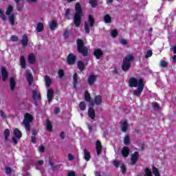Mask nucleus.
I'll list each match as a JSON object with an SVG mask.
<instances>
[{
  "mask_svg": "<svg viewBox=\"0 0 176 176\" xmlns=\"http://www.w3.org/2000/svg\"><path fill=\"white\" fill-rule=\"evenodd\" d=\"M76 13L74 14L73 24L78 28L82 23V7L79 3H77L75 6Z\"/></svg>",
  "mask_w": 176,
  "mask_h": 176,
  "instance_id": "nucleus-1",
  "label": "nucleus"
},
{
  "mask_svg": "<svg viewBox=\"0 0 176 176\" xmlns=\"http://www.w3.org/2000/svg\"><path fill=\"white\" fill-rule=\"evenodd\" d=\"M77 52L79 54H82L83 57H87L89 56V49L85 46V42L82 39H77Z\"/></svg>",
  "mask_w": 176,
  "mask_h": 176,
  "instance_id": "nucleus-2",
  "label": "nucleus"
},
{
  "mask_svg": "<svg viewBox=\"0 0 176 176\" xmlns=\"http://www.w3.org/2000/svg\"><path fill=\"white\" fill-rule=\"evenodd\" d=\"M131 61H134V56L133 54H129L124 58L122 65V71L126 72L130 69V67H131Z\"/></svg>",
  "mask_w": 176,
  "mask_h": 176,
  "instance_id": "nucleus-3",
  "label": "nucleus"
},
{
  "mask_svg": "<svg viewBox=\"0 0 176 176\" xmlns=\"http://www.w3.org/2000/svg\"><path fill=\"white\" fill-rule=\"evenodd\" d=\"M24 118H25L22 122V124H24L25 129L30 133L31 132V125L30 123L34 120V118L28 113L25 114Z\"/></svg>",
  "mask_w": 176,
  "mask_h": 176,
  "instance_id": "nucleus-4",
  "label": "nucleus"
},
{
  "mask_svg": "<svg viewBox=\"0 0 176 176\" xmlns=\"http://www.w3.org/2000/svg\"><path fill=\"white\" fill-rule=\"evenodd\" d=\"M94 25V19H93V16L89 15L88 16V21L85 23V30L86 34H90V28Z\"/></svg>",
  "mask_w": 176,
  "mask_h": 176,
  "instance_id": "nucleus-5",
  "label": "nucleus"
},
{
  "mask_svg": "<svg viewBox=\"0 0 176 176\" xmlns=\"http://www.w3.org/2000/svg\"><path fill=\"white\" fill-rule=\"evenodd\" d=\"M13 12V6H9L8 10L6 12V16H8L9 22L12 25H14V14L12 13Z\"/></svg>",
  "mask_w": 176,
  "mask_h": 176,
  "instance_id": "nucleus-6",
  "label": "nucleus"
},
{
  "mask_svg": "<svg viewBox=\"0 0 176 176\" xmlns=\"http://www.w3.org/2000/svg\"><path fill=\"white\" fill-rule=\"evenodd\" d=\"M145 85L144 84V80L142 78L139 79V87H138V89L133 91L134 96H138L141 95L142 91L144 90Z\"/></svg>",
  "mask_w": 176,
  "mask_h": 176,
  "instance_id": "nucleus-7",
  "label": "nucleus"
},
{
  "mask_svg": "<svg viewBox=\"0 0 176 176\" xmlns=\"http://www.w3.org/2000/svg\"><path fill=\"white\" fill-rule=\"evenodd\" d=\"M77 56L74 53H70L66 59L68 65H74L76 63Z\"/></svg>",
  "mask_w": 176,
  "mask_h": 176,
  "instance_id": "nucleus-8",
  "label": "nucleus"
},
{
  "mask_svg": "<svg viewBox=\"0 0 176 176\" xmlns=\"http://www.w3.org/2000/svg\"><path fill=\"white\" fill-rule=\"evenodd\" d=\"M129 87H139L140 80L135 78H131L129 80Z\"/></svg>",
  "mask_w": 176,
  "mask_h": 176,
  "instance_id": "nucleus-9",
  "label": "nucleus"
},
{
  "mask_svg": "<svg viewBox=\"0 0 176 176\" xmlns=\"http://www.w3.org/2000/svg\"><path fill=\"white\" fill-rule=\"evenodd\" d=\"M98 78V76L94 75V74H91L88 77V84L89 86H93L94 83L96 82V80H97V78Z\"/></svg>",
  "mask_w": 176,
  "mask_h": 176,
  "instance_id": "nucleus-10",
  "label": "nucleus"
},
{
  "mask_svg": "<svg viewBox=\"0 0 176 176\" xmlns=\"http://www.w3.org/2000/svg\"><path fill=\"white\" fill-rule=\"evenodd\" d=\"M32 98L34 100L35 104L37 105L36 101L41 99V92L38 90H33Z\"/></svg>",
  "mask_w": 176,
  "mask_h": 176,
  "instance_id": "nucleus-11",
  "label": "nucleus"
},
{
  "mask_svg": "<svg viewBox=\"0 0 176 176\" xmlns=\"http://www.w3.org/2000/svg\"><path fill=\"white\" fill-rule=\"evenodd\" d=\"M104 55V52L101 49H96L94 51V56H96V60H100Z\"/></svg>",
  "mask_w": 176,
  "mask_h": 176,
  "instance_id": "nucleus-12",
  "label": "nucleus"
},
{
  "mask_svg": "<svg viewBox=\"0 0 176 176\" xmlns=\"http://www.w3.org/2000/svg\"><path fill=\"white\" fill-rule=\"evenodd\" d=\"M138 157H140V153L138 152L135 151L134 153L132 154L131 155V164L132 166H134L137 163V161L138 160Z\"/></svg>",
  "mask_w": 176,
  "mask_h": 176,
  "instance_id": "nucleus-13",
  "label": "nucleus"
},
{
  "mask_svg": "<svg viewBox=\"0 0 176 176\" xmlns=\"http://www.w3.org/2000/svg\"><path fill=\"white\" fill-rule=\"evenodd\" d=\"M54 96V90L52 89H48L47 92V97L49 104L52 102V100H53Z\"/></svg>",
  "mask_w": 176,
  "mask_h": 176,
  "instance_id": "nucleus-14",
  "label": "nucleus"
},
{
  "mask_svg": "<svg viewBox=\"0 0 176 176\" xmlns=\"http://www.w3.org/2000/svg\"><path fill=\"white\" fill-rule=\"evenodd\" d=\"M102 151V146L101 145V142L99 140L96 141V153L98 156H100L101 152Z\"/></svg>",
  "mask_w": 176,
  "mask_h": 176,
  "instance_id": "nucleus-15",
  "label": "nucleus"
},
{
  "mask_svg": "<svg viewBox=\"0 0 176 176\" xmlns=\"http://www.w3.org/2000/svg\"><path fill=\"white\" fill-rule=\"evenodd\" d=\"M88 116L92 120H94L96 118V111L92 107H89Z\"/></svg>",
  "mask_w": 176,
  "mask_h": 176,
  "instance_id": "nucleus-16",
  "label": "nucleus"
},
{
  "mask_svg": "<svg viewBox=\"0 0 176 176\" xmlns=\"http://www.w3.org/2000/svg\"><path fill=\"white\" fill-rule=\"evenodd\" d=\"M10 87L11 91H13L16 89V80L14 77H11L10 79Z\"/></svg>",
  "mask_w": 176,
  "mask_h": 176,
  "instance_id": "nucleus-17",
  "label": "nucleus"
},
{
  "mask_svg": "<svg viewBox=\"0 0 176 176\" xmlns=\"http://www.w3.org/2000/svg\"><path fill=\"white\" fill-rule=\"evenodd\" d=\"M35 54H30L28 56V62L29 63V64H35Z\"/></svg>",
  "mask_w": 176,
  "mask_h": 176,
  "instance_id": "nucleus-18",
  "label": "nucleus"
},
{
  "mask_svg": "<svg viewBox=\"0 0 176 176\" xmlns=\"http://www.w3.org/2000/svg\"><path fill=\"white\" fill-rule=\"evenodd\" d=\"M1 76L3 82L8 79V71L5 69V67H1Z\"/></svg>",
  "mask_w": 176,
  "mask_h": 176,
  "instance_id": "nucleus-19",
  "label": "nucleus"
},
{
  "mask_svg": "<svg viewBox=\"0 0 176 176\" xmlns=\"http://www.w3.org/2000/svg\"><path fill=\"white\" fill-rule=\"evenodd\" d=\"M122 155L124 156V157H127L129 155H130V149H129V147L124 146L122 148Z\"/></svg>",
  "mask_w": 176,
  "mask_h": 176,
  "instance_id": "nucleus-20",
  "label": "nucleus"
},
{
  "mask_svg": "<svg viewBox=\"0 0 176 176\" xmlns=\"http://www.w3.org/2000/svg\"><path fill=\"white\" fill-rule=\"evenodd\" d=\"M127 127H129V124H127V120H124L121 123V131L123 133H126L127 131Z\"/></svg>",
  "mask_w": 176,
  "mask_h": 176,
  "instance_id": "nucleus-21",
  "label": "nucleus"
},
{
  "mask_svg": "<svg viewBox=\"0 0 176 176\" xmlns=\"http://www.w3.org/2000/svg\"><path fill=\"white\" fill-rule=\"evenodd\" d=\"M91 158V155H90V152L87 151V148L84 149V159L87 161L89 162L90 159Z\"/></svg>",
  "mask_w": 176,
  "mask_h": 176,
  "instance_id": "nucleus-22",
  "label": "nucleus"
},
{
  "mask_svg": "<svg viewBox=\"0 0 176 176\" xmlns=\"http://www.w3.org/2000/svg\"><path fill=\"white\" fill-rule=\"evenodd\" d=\"M49 25H50V30H51V31H54V30L57 28V21L53 20L49 23Z\"/></svg>",
  "mask_w": 176,
  "mask_h": 176,
  "instance_id": "nucleus-23",
  "label": "nucleus"
},
{
  "mask_svg": "<svg viewBox=\"0 0 176 176\" xmlns=\"http://www.w3.org/2000/svg\"><path fill=\"white\" fill-rule=\"evenodd\" d=\"M77 68L82 72L85 68V63L82 60H78L77 62Z\"/></svg>",
  "mask_w": 176,
  "mask_h": 176,
  "instance_id": "nucleus-24",
  "label": "nucleus"
},
{
  "mask_svg": "<svg viewBox=\"0 0 176 176\" xmlns=\"http://www.w3.org/2000/svg\"><path fill=\"white\" fill-rule=\"evenodd\" d=\"M10 136V131L8 129H6L4 131V141L5 142H8L9 141V137Z\"/></svg>",
  "mask_w": 176,
  "mask_h": 176,
  "instance_id": "nucleus-25",
  "label": "nucleus"
},
{
  "mask_svg": "<svg viewBox=\"0 0 176 176\" xmlns=\"http://www.w3.org/2000/svg\"><path fill=\"white\" fill-rule=\"evenodd\" d=\"M94 102L96 105H100L102 102V97L101 96H96L94 98Z\"/></svg>",
  "mask_w": 176,
  "mask_h": 176,
  "instance_id": "nucleus-26",
  "label": "nucleus"
},
{
  "mask_svg": "<svg viewBox=\"0 0 176 176\" xmlns=\"http://www.w3.org/2000/svg\"><path fill=\"white\" fill-rule=\"evenodd\" d=\"M21 43L23 46L25 47L27 45H28V36L27 34H24L23 36L22 40H21Z\"/></svg>",
  "mask_w": 176,
  "mask_h": 176,
  "instance_id": "nucleus-27",
  "label": "nucleus"
},
{
  "mask_svg": "<svg viewBox=\"0 0 176 176\" xmlns=\"http://www.w3.org/2000/svg\"><path fill=\"white\" fill-rule=\"evenodd\" d=\"M14 135L17 140H20L21 138V131L19 129H14Z\"/></svg>",
  "mask_w": 176,
  "mask_h": 176,
  "instance_id": "nucleus-28",
  "label": "nucleus"
},
{
  "mask_svg": "<svg viewBox=\"0 0 176 176\" xmlns=\"http://www.w3.org/2000/svg\"><path fill=\"white\" fill-rule=\"evenodd\" d=\"M73 79H74V82H73L74 87V89H76V85H78V73L75 72L74 74Z\"/></svg>",
  "mask_w": 176,
  "mask_h": 176,
  "instance_id": "nucleus-29",
  "label": "nucleus"
},
{
  "mask_svg": "<svg viewBox=\"0 0 176 176\" xmlns=\"http://www.w3.org/2000/svg\"><path fill=\"white\" fill-rule=\"evenodd\" d=\"M43 28H44L43 23L41 22L37 23V25L36 28L37 32H42V31H43Z\"/></svg>",
  "mask_w": 176,
  "mask_h": 176,
  "instance_id": "nucleus-30",
  "label": "nucleus"
},
{
  "mask_svg": "<svg viewBox=\"0 0 176 176\" xmlns=\"http://www.w3.org/2000/svg\"><path fill=\"white\" fill-rule=\"evenodd\" d=\"M27 79L29 85L31 86V85H32V74H31V73H30L29 72H27Z\"/></svg>",
  "mask_w": 176,
  "mask_h": 176,
  "instance_id": "nucleus-31",
  "label": "nucleus"
},
{
  "mask_svg": "<svg viewBox=\"0 0 176 176\" xmlns=\"http://www.w3.org/2000/svg\"><path fill=\"white\" fill-rule=\"evenodd\" d=\"M45 81L47 87H50V86L52 85V80L50 79V77L49 76H45Z\"/></svg>",
  "mask_w": 176,
  "mask_h": 176,
  "instance_id": "nucleus-32",
  "label": "nucleus"
},
{
  "mask_svg": "<svg viewBox=\"0 0 176 176\" xmlns=\"http://www.w3.org/2000/svg\"><path fill=\"white\" fill-rule=\"evenodd\" d=\"M20 63L21 68L25 69V58L23 55L20 57Z\"/></svg>",
  "mask_w": 176,
  "mask_h": 176,
  "instance_id": "nucleus-33",
  "label": "nucleus"
},
{
  "mask_svg": "<svg viewBox=\"0 0 176 176\" xmlns=\"http://www.w3.org/2000/svg\"><path fill=\"white\" fill-rule=\"evenodd\" d=\"M104 21L106 24H109L112 21V18H111L109 14H106L104 17Z\"/></svg>",
  "mask_w": 176,
  "mask_h": 176,
  "instance_id": "nucleus-34",
  "label": "nucleus"
},
{
  "mask_svg": "<svg viewBox=\"0 0 176 176\" xmlns=\"http://www.w3.org/2000/svg\"><path fill=\"white\" fill-rule=\"evenodd\" d=\"M49 164H50V166H51V167H52V170H53L54 171H56V170H58V168H60V166H61V165H56V166H54V165L53 164V162H52V160H49Z\"/></svg>",
  "mask_w": 176,
  "mask_h": 176,
  "instance_id": "nucleus-35",
  "label": "nucleus"
},
{
  "mask_svg": "<svg viewBox=\"0 0 176 176\" xmlns=\"http://www.w3.org/2000/svg\"><path fill=\"white\" fill-rule=\"evenodd\" d=\"M85 100L87 102H90V100H91V98L90 97V94H89V91H86L85 93Z\"/></svg>",
  "mask_w": 176,
  "mask_h": 176,
  "instance_id": "nucleus-36",
  "label": "nucleus"
},
{
  "mask_svg": "<svg viewBox=\"0 0 176 176\" xmlns=\"http://www.w3.org/2000/svg\"><path fill=\"white\" fill-rule=\"evenodd\" d=\"M89 3L91 8H97V5H98L97 0H89Z\"/></svg>",
  "mask_w": 176,
  "mask_h": 176,
  "instance_id": "nucleus-37",
  "label": "nucleus"
},
{
  "mask_svg": "<svg viewBox=\"0 0 176 176\" xmlns=\"http://www.w3.org/2000/svg\"><path fill=\"white\" fill-rule=\"evenodd\" d=\"M53 129V126L52 125V122L49 120H47V131H52Z\"/></svg>",
  "mask_w": 176,
  "mask_h": 176,
  "instance_id": "nucleus-38",
  "label": "nucleus"
},
{
  "mask_svg": "<svg viewBox=\"0 0 176 176\" xmlns=\"http://www.w3.org/2000/svg\"><path fill=\"white\" fill-rule=\"evenodd\" d=\"M79 108L81 111H85L86 110V103L85 102H81L79 104Z\"/></svg>",
  "mask_w": 176,
  "mask_h": 176,
  "instance_id": "nucleus-39",
  "label": "nucleus"
},
{
  "mask_svg": "<svg viewBox=\"0 0 176 176\" xmlns=\"http://www.w3.org/2000/svg\"><path fill=\"white\" fill-rule=\"evenodd\" d=\"M144 173V176H152V171L148 168H145Z\"/></svg>",
  "mask_w": 176,
  "mask_h": 176,
  "instance_id": "nucleus-40",
  "label": "nucleus"
},
{
  "mask_svg": "<svg viewBox=\"0 0 176 176\" xmlns=\"http://www.w3.org/2000/svg\"><path fill=\"white\" fill-rule=\"evenodd\" d=\"M124 145H129V144H130V136L126 135L124 138Z\"/></svg>",
  "mask_w": 176,
  "mask_h": 176,
  "instance_id": "nucleus-41",
  "label": "nucleus"
},
{
  "mask_svg": "<svg viewBox=\"0 0 176 176\" xmlns=\"http://www.w3.org/2000/svg\"><path fill=\"white\" fill-rule=\"evenodd\" d=\"M153 173L155 176H160V173H159V169L155 166L153 167Z\"/></svg>",
  "mask_w": 176,
  "mask_h": 176,
  "instance_id": "nucleus-42",
  "label": "nucleus"
},
{
  "mask_svg": "<svg viewBox=\"0 0 176 176\" xmlns=\"http://www.w3.org/2000/svg\"><path fill=\"white\" fill-rule=\"evenodd\" d=\"M160 67H162V68H167V67H168V63H167V62H166L165 60H161L160 62Z\"/></svg>",
  "mask_w": 176,
  "mask_h": 176,
  "instance_id": "nucleus-43",
  "label": "nucleus"
},
{
  "mask_svg": "<svg viewBox=\"0 0 176 176\" xmlns=\"http://www.w3.org/2000/svg\"><path fill=\"white\" fill-rule=\"evenodd\" d=\"M58 75L60 79H63V78H64V70L61 69H59L58 72Z\"/></svg>",
  "mask_w": 176,
  "mask_h": 176,
  "instance_id": "nucleus-44",
  "label": "nucleus"
},
{
  "mask_svg": "<svg viewBox=\"0 0 176 176\" xmlns=\"http://www.w3.org/2000/svg\"><path fill=\"white\" fill-rule=\"evenodd\" d=\"M153 54V53L152 52V50H148L145 55V58H149V57H152Z\"/></svg>",
  "mask_w": 176,
  "mask_h": 176,
  "instance_id": "nucleus-45",
  "label": "nucleus"
},
{
  "mask_svg": "<svg viewBox=\"0 0 176 176\" xmlns=\"http://www.w3.org/2000/svg\"><path fill=\"white\" fill-rule=\"evenodd\" d=\"M111 36H112V38H116V36H118V31L116 30H112L111 32Z\"/></svg>",
  "mask_w": 176,
  "mask_h": 176,
  "instance_id": "nucleus-46",
  "label": "nucleus"
},
{
  "mask_svg": "<svg viewBox=\"0 0 176 176\" xmlns=\"http://www.w3.org/2000/svg\"><path fill=\"white\" fill-rule=\"evenodd\" d=\"M69 14H71V10H69V8H67L65 12V17L66 19H67V20H69Z\"/></svg>",
  "mask_w": 176,
  "mask_h": 176,
  "instance_id": "nucleus-47",
  "label": "nucleus"
},
{
  "mask_svg": "<svg viewBox=\"0 0 176 176\" xmlns=\"http://www.w3.org/2000/svg\"><path fill=\"white\" fill-rule=\"evenodd\" d=\"M120 168L122 170V173L126 174V166L124 164H122V166H120Z\"/></svg>",
  "mask_w": 176,
  "mask_h": 176,
  "instance_id": "nucleus-48",
  "label": "nucleus"
},
{
  "mask_svg": "<svg viewBox=\"0 0 176 176\" xmlns=\"http://www.w3.org/2000/svg\"><path fill=\"white\" fill-rule=\"evenodd\" d=\"M113 166H115V167H116V168H118V167H119V166H120V162H119L118 160H114V161H113Z\"/></svg>",
  "mask_w": 176,
  "mask_h": 176,
  "instance_id": "nucleus-49",
  "label": "nucleus"
},
{
  "mask_svg": "<svg viewBox=\"0 0 176 176\" xmlns=\"http://www.w3.org/2000/svg\"><path fill=\"white\" fill-rule=\"evenodd\" d=\"M0 17H1L2 20H3V21H5V20H6V15H5V14H3V12H2L1 10H0Z\"/></svg>",
  "mask_w": 176,
  "mask_h": 176,
  "instance_id": "nucleus-50",
  "label": "nucleus"
},
{
  "mask_svg": "<svg viewBox=\"0 0 176 176\" xmlns=\"http://www.w3.org/2000/svg\"><path fill=\"white\" fill-rule=\"evenodd\" d=\"M63 36H64L65 39H68V36H69V33L68 30L64 31Z\"/></svg>",
  "mask_w": 176,
  "mask_h": 176,
  "instance_id": "nucleus-51",
  "label": "nucleus"
},
{
  "mask_svg": "<svg viewBox=\"0 0 176 176\" xmlns=\"http://www.w3.org/2000/svg\"><path fill=\"white\" fill-rule=\"evenodd\" d=\"M153 108H154V109H156V111H159L160 109V107H159V104H157V102L153 103Z\"/></svg>",
  "mask_w": 176,
  "mask_h": 176,
  "instance_id": "nucleus-52",
  "label": "nucleus"
},
{
  "mask_svg": "<svg viewBox=\"0 0 176 176\" xmlns=\"http://www.w3.org/2000/svg\"><path fill=\"white\" fill-rule=\"evenodd\" d=\"M11 41H12V42H17V41H19V37H17V36L12 35L11 36Z\"/></svg>",
  "mask_w": 176,
  "mask_h": 176,
  "instance_id": "nucleus-53",
  "label": "nucleus"
},
{
  "mask_svg": "<svg viewBox=\"0 0 176 176\" xmlns=\"http://www.w3.org/2000/svg\"><path fill=\"white\" fill-rule=\"evenodd\" d=\"M16 10L21 12V10H23V6L20 5V3H16Z\"/></svg>",
  "mask_w": 176,
  "mask_h": 176,
  "instance_id": "nucleus-54",
  "label": "nucleus"
},
{
  "mask_svg": "<svg viewBox=\"0 0 176 176\" xmlns=\"http://www.w3.org/2000/svg\"><path fill=\"white\" fill-rule=\"evenodd\" d=\"M12 142H13L14 145H17V144H18L17 138L16 139V138L12 137Z\"/></svg>",
  "mask_w": 176,
  "mask_h": 176,
  "instance_id": "nucleus-55",
  "label": "nucleus"
},
{
  "mask_svg": "<svg viewBox=\"0 0 176 176\" xmlns=\"http://www.w3.org/2000/svg\"><path fill=\"white\" fill-rule=\"evenodd\" d=\"M12 173V168L10 167L6 168V174H10Z\"/></svg>",
  "mask_w": 176,
  "mask_h": 176,
  "instance_id": "nucleus-56",
  "label": "nucleus"
},
{
  "mask_svg": "<svg viewBox=\"0 0 176 176\" xmlns=\"http://www.w3.org/2000/svg\"><path fill=\"white\" fill-rule=\"evenodd\" d=\"M0 116L3 119H6V116L5 115V113L3 111L1 110L0 111Z\"/></svg>",
  "mask_w": 176,
  "mask_h": 176,
  "instance_id": "nucleus-57",
  "label": "nucleus"
},
{
  "mask_svg": "<svg viewBox=\"0 0 176 176\" xmlns=\"http://www.w3.org/2000/svg\"><path fill=\"white\" fill-rule=\"evenodd\" d=\"M31 142L32 144H36V138L35 136H32Z\"/></svg>",
  "mask_w": 176,
  "mask_h": 176,
  "instance_id": "nucleus-58",
  "label": "nucleus"
},
{
  "mask_svg": "<svg viewBox=\"0 0 176 176\" xmlns=\"http://www.w3.org/2000/svg\"><path fill=\"white\" fill-rule=\"evenodd\" d=\"M120 43H121V45H127V40L122 39L120 40Z\"/></svg>",
  "mask_w": 176,
  "mask_h": 176,
  "instance_id": "nucleus-59",
  "label": "nucleus"
},
{
  "mask_svg": "<svg viewBox=\"0 0 176 176\" xmlns=\"http://www.w3.org/2000/svg\"><path fill=\"white\" fill-rule=\"evenodd\" d=\"M60 113V107H55L54 109V114L57 115Z\"/></svg>",
  "mask_w": 176,
  "mask_h": 176,
  "instance_id": "nucleus-60",
  "label": "nucleus"
},
{
  "mask_svg": "<svg viewBox=\"0 0 176 176\" xmlns=\"http://www.w3.org/2000/svg\"><path fill=\"white\" fill-rule=\"evenodd\" d=\"M68 159L69 160L72 161L75 159V157H74V155L69 153L68 154Z\"/></svg>",
  "mask_w": 176,
  "mask_h": 176,
  "instance_id": "nucleus-61",
  "label": "nucleus"
},
{
  "mask_svg": "<svg viewBox=\"0 0 176 176\" xmlns=\"http://www.w3.org/2000/svg\"><path fill=\"white\" fill-rule=\"evenodd\" d=\"M38 151H39V152H45V146H40L38 147Z\"/></svg>",
  "mask_w": 176,
  "mask_h": 176,
  "instance_id": "nucleus-62",
  "label": "nucleus"
},
{
  "mask_svg": "<svg viewBox=\"0 0 176 176\" xmlns=\"http://www.w3.org/2000/svg\"><path fill=\"white\" fill-rule=\"evenodd\" d=\"M170 49H171V50H173L174 54H176V45H174Z\"/></svg>",
  "mask_w": 176,
  "mask_h": 176,
  "instance_id": "nucleus-63",
  "label": "nucleus"
},
{
  "mask_svg": "<svg viewBox=\"0 0 176 176\" xmlns=\"http://www.w3.org/2000/svg\"><path fill=\"white\" fill-rule=\"evenodd\" d=\"M68 176H75V172L74 171L69 172Z\"/></svg>",
  "mask_w": 176,
  "mask_h": 176,
  "instance_id": "nucleus-64",
  "label": "nucleus"
}]
</instances>
